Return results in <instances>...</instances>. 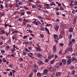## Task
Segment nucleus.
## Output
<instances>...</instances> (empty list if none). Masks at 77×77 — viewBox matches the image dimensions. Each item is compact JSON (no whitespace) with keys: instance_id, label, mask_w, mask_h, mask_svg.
<instances>
[{"instance_id":"1","label":"nucleus","mask_w":77,"mask_h":77,"mask_svg":"<svg viewBox=\"0 0 77 77\" xmlns=\"http://www.w3.org/2000/svg\"><path fill=\"white\" fill-rule=\"evenodd\" d=\"M61 65H62V63L58 62L56 63L55 66L57 68H60V66Z\"/></svg>"},{"instance_id":"2","label":"nucleus","mask_w":77,"mask_h":77,"mask_svg":"<svg viewBox=\"0 0 77 77\" xmlns=\"http://www.w3.org/2000/svg\"><path fill=\"white\" fill-rule=\"evenodd\" d=\"M72 62H74L75 63H77V59L76 58H75L74 57H73L71 58Z\"/></svg>"},{"instance_id":"3","label":"nucleus","mask_w":77,"mask_h":77,"mask_svg":"<svg viewBox=\"0 0 77 77\" xmlns=\"http://www.w3.org/2000/svg\"><path fill=\"white\" fill-rule=\"evenodd\" d=\"M53 53H55L56 51L57 50V47H56V45L54 46L53 48Z\"/></svg>"},{"instance_id":"4","label":"nucleus","mask_w":77,"mask_h":77,"mask_svg":"<svg viewBox=\"0 0 77 77\" xmlns=\"http://www.w3.org/2000/svg\"><path fill=\"white\" fill-rule=\"evenodd\" d=\"M71 61H71V59H69L67 61V65H70L71 63Z\"/></svg>"},{"instance_id":"5","label":"nucleus","mask_w":77,"mask_h":77,"mask_svg":"<svg viewBox=\"0 0 77 77\" xmlns=\"http://www.w3.org/2000/svg\"><path fill=\"white\" fill-rule=\"evenodd\" d=\"M54 38L55 39H57V40H59V38H58V36L56 34H54Z\"/></svg>"},{"instance_id":"6","label":"nucleus","mask_w":77,"mask_h":77,"mask_svg":"<svg viewBox=\"0 0 77 77\" xmlns=\"http://www.w3.org/2000/svg\"><path fill=\"white\" fill-rule=\"evenodd\" d=\"M48 0L50 2L52 3H51L50 4V6H53V5H54V6H56V4H55V3H54V2H52L50 0Z\"/></svg>"},{"instance_id":"7","label":"nucleus","mask_w":77,"mask_h":77,"mask_svg":"<svg viewBox=\"0 0 77 77\" xmlns=\"http://www.w3.org/2000/svg\"><path fill=\"white\" fill-rule=\"evenodd\" d=\"M1 35H4L5 34V33H6V32H5V30L4 29H2V30H1Z\"/></svg>"},{"instance_id":"8","label":"nucleus","mask_w":77,"mask_h":77,"mask_svg":"<svg viewBox=\"0 0 77 77\" xmlns=\"http://www.w3.org/2000/svg\"><path fill=\"white\" fill-rule=\"evenodd\" d=\"M62 74L61 73V72H57L56 73V75L57 77H58V76H60L61 75V74Z\"/></svg>"},{"instance_id":"9","label":"nucleus","mask_w":77,"mask_h":77,"mask_svg":"<svg viewBox=\"0 0 77 77\" xmlns=\"http://www.w3.org/2000/svg\"><path fill=\"white\" fill-rule=\"evenodd\" d=\"M47 72H48V69H43V73L44 74H47Z\"/></svg>"},{"instance_id":"10","label":"nucleus","mask_w":77,"mask_h":77,"mask_svg":"<svg viewBox=\"0 0 77 77\" xmlns=\"http://www.w3.org/2000/svg\"><path fill=\"white\" fill-rule=\"evenodd\" d=\"M54 56V55L52 54L51 55H49L48 57V58L49 59H52Z\"/></svg>"},{"instance_id":"11","label":"nucleus","mask_w":77,"mask_h":77,"mask_svg":"<svg viewBox=\"0 0 77 77\" xmlns=\"http://www.w3.org/2000/svg\"><path fill=\"white\" fill-rule=\"evenodd\" d=\"M73 30H74V28L71 27L69 29V32H72Z\"/></svg>"},{"instance_id":"12","label":"nucleus","mask_w":77,"mask_h":77,"mask_svg":"<svg viewBox=\"0 0 77 77\" xmlns=\"http://www.w3.org/2000/svg\"><path fill=\"white\" fill-rule=\"evenodd\" d=\"M36 50L37 51H41V49L40 48H38V47H36L35 48Z\"/></svg>"},{"instance_id":"13","label":"nucleus","mask_w":77,"mask_h":77,"mask_svg":"<svg viewBox=\"0 0 77 77\" xmlns=\"http://www.w3.org/2000/svg\"><path fill=\"white\" fill-rule=\"evenodd\" d=\"M38 63L40 65H43V64H44V63H43L42 61L40 60H38Z\"/></svg>"},{"instance_id":"14","label":"nucleus","mask_w":77,"mask_h":77,"mask_svg":"<svg viewBox=\"0 0 77 77\" xmlns=\"http://www.w3.org/2000/svg\"><path fill=\"white\" fill-rule=\"evenodd\" d=\"M32 23L34 24H35L36 26H38L39 24L38 23V22L36 21H34L32 22Z\"/></svg>"},{"instance_id":"15","label":"nucleus","mask_w":77,"mask_h":77,"mask_svg":"<svg viewBox=\"0 0 77 77\" xmlns=\"http://www.w3.org/2000/svg\"><path fill=\"white\" fill-rule=\"evenodd\" d=\"M45 30L47 31L48 34L49 35V34H50V31H49V30H48V29H47V27L45 28Z\"/></svg>"},{"instance_id":"16","label":"nucleus","mask_w":77,"mask_h":77,"mask_svg":"<svg viewBox=\"0 0 77 77\" xmlns=\"http://www.w3.org/2000/svg\"><path fill=\"white\" fill-rule=\"evenodd\" d=\"M62 62L64 64H66V60L64 59H63L62 60Z\"/></svg>"},{"instance_id":"17","label":"nucleus","mask_w":77,"mask_h":77,"mask_svg":"<svg viewBox=\"0 0 77 77\" xmlns=\"http://www.w3.org/2000/svg\"><path fill=\"white\" fill-rule=\"evenodd\" d=\"M72 42L71 40H69V43L68 45L69 46H70V45H72Z\"/></svg>"},{"instance_id":"18","label":"nucleus","mask_w":77,"mask_h":77,"mask_svg":"<svg viewBox=\"0 0 77 77\" xmlns=\"http://www.w3.org/2000/svg\"><path fill=\"white\" fill-rule=\"evenodd\" d=\"M42 55L40 53H38L37 54V57L38 58H41V57Z\"/></svg>"},{"instance_id":"19","label":"nucleus","mask_w":77,"mask_h":77,"mask_svg":"<svg viewBox=\"0 0 77 77\" xmlns=\"http://www.w3.org/2000/svg\"><path fill=\"white\" fill-rule=\"evenodd\" d=\"M72 46H70L68 48V50L69 51H72Z\"/></svg>"},{"instance_id":"20","label":"nucleus","mask_w":77,"mask_h":77,"mask_svg":"<svg viewBox=\"0 0 77 77\" xmlns=\"http://www.w3.org/2000/svg\"><path fill=\"white\" fill-rule=\"evenodd\" d=\"M55 3L58 5V6H59V7L61 6V4L58 2H56Z\"/></svg>"},{"instance_id":"21","label":"nucleus","mask_w":77,"mask_h":77,"mask_svg":"<svg viewBox=\"0 0 77 77\" xmlns=\"http://www.w3.org/2000/svg\"><path fill=\"white\" fill-rule=\"evenodd\" d=\"M55 61V60H52L51 61H50L51 64H53Z\"/></svg>"},{"instance_id":"22","label":"nucleus","mask_w":77,"mask_h":77,"mask_svg":"<svg viewBox=\"0 0 77 77\" xmlns=\"http://www.w3.org/2000/svg\"><path fill=\"white\" fill-rule=\"evenodd\" d=\"M34 67L35 68V69H38V66L37 65H34Z\"/></svg>"},{"instance_id":"23","label":"nucleus","mask_w":77,"mask_h":77,"mask_svg":"<svg viewBox=\"0 0 77 77\" xmlns=\"http://www.w3.org/2000/svg\"><path fill=\"white\" fill-rule=\"evenodd\" d=\"M37 77H41V73H40L39 72H38L37 74Z\"/></svg>"},{"instance_id":"24","label":"nucleus","mask_w":77,"mask_h":77,"mask_svg":"<svg viewBox=\"0 0 77 77\" xmlns=\"http://www.w3.org/2000/svg\"><path fill=\"white\" fill-rule=\"evenodd\" d=\"M48 71H50V70H51V69L53 68V67L52 66H51L49 67H48Z\"/></svg>"},{"instance_id":"25","label":"nucleus","mask_w":77,"mask_h":77,"mask_svg":"<svg viewBox=\"0 0 77 77\" xmlns=\"http://www.w3.org/2000/svg\"><path fill=\"white\" fill-rule=\"evenodd\" d=\"M25 51H27V52H30V51L29 50V49L27 48H26L24 49Z\"/></svg>"},{"instance_id":"26","label":"nucleus","mask_w":77,"mask_h":77,"mask_svg":"<svg viewBox=\"0 0 77 77\" xmlns=\"http://www.w3.org/2000/svg\"><path fill=\"white\" fill-rule=\"evenodd\" d=\"M5 34L7 36H9V32H7V31H5Z\"/></svg>"},{"instance_id":"27","label":"nucleus","mask_w":77,"mask_h":77,"mask_svg":"<svg viewBox=\"0 0 77 77\" xmlns=\"http://www.w3.org/2000/svg\"><path fill=\"white\" fill-rule=\"evenodd\" d=\"M33 75V72H32L29 75V77H32Z\"/></svg>"},{"instance_id":"28","label":"nucleus","mask_w":77,"mask_h":77,"mask_svg":"<svg viewBox=\"0 0 77 77\" xmlns=\"http://www.w3.org/2000/svg\"><path fill=\"white\" fill-rule=\"evenodd\" d=\"M1 53H5V51L4 50H1Z\"/></svg>"},{"instance_id":"29","label":"nucleus","mask_w":77,"mask_h":77,"mask_svg":"<svg viewBox=\"0 0 77 77\" xmlns=\"http://www.w3.org/2000/svg\"><path fill=\"white\" fill-rule=\"evenodd\" d=\"M15 54H11V57H15Z\"/></svg>"},{"instance_id":"30","label":"nucleus","mask_w":77,"mask_h":77,"mask_svg":"<svg viewBox=\"0 0 77 77\" xmlns=\"http://www.w3.org/2000/svg\"><path fill=\"white\" fill-rule=\"evenodd\" d=\"M72 34H69V40L71 39L72 38Z\"/></svg>"},{"instance_id":"31","label":"nucleus","mask_w":77,"mask_h":77,"mask_svg":"<svg viewBox=\"0 0 77 77\" xmlns=\"http://www.w3.org/2000/svg\"><path fill=\"white\" fill-rule=\"evenodd\" d=\"M55 30H56V31L58 30V29H59V26H56L55 27Z\"/></svg>"},{"instance_id":"32","label":"nucleus","mask_w":77,"mask_h":77,"mask_svg":"<svg viewBox=\"0 0 77 77\" xmlns=\"http://www.w3.org/2000/svg\"><path fill=\"white\" fill-rule=\"evenodd\" d=\"M18 4L19 5H23V2H20L18 3Z\"/></svg>"},{"instance_id":"33","label":"nucleus","mask_w":77,"mask_h":77,"mask_svg":"<svg viewBox=\"0 0 77 77\" xmlns=\"http://www.w3.org/2000/svg\"><path fill=\"white\" fill-rule=\"evenodd\" d=\"M63 43H59V45L60 47H62V46H63Z\"/></svg>"},{"instance_id":"34","label":"nucleus","mask_w":77,"mask_h":77,"mask_svg":"<svg viewBox=\"0 0 77 77\" xmlns=\"http://www.w3.org/2000/svg\"><path fill=\"white\" fill-rule=\"evenodd\" d=\"M17 32H18V31H17V30H15L14 31L12 32V34H14V33H17Z\"/></svg>"},{"instance_id":"35","label":"nucleus","mask_w":77,"mask_h":77,"mask_svg":"<svg viewBox=\"0 0 77 77\" xmlns=\"http://www.w3.org/2000/svg\"><path fill=\"white\" fill-rule=\"evenodd\" d=\"M26 14H28V15L29 14H31L32 13L30 11H26Z\"/></svg>"},{"instance_id":"36","label":"nucleus","mask_w":77,"mask_h":77,"mask_svg":"<svg viewBox=\"0 0 77 77\" xmlns=\"http://www.w3.org/2000/svg\"><path fill=\"white\" fill-rule=\"evenodd\" d=\"M71 74H72V75H74L75 74V71H73L71 72Z\"/></svg>"},{"instance_id":"37","label":"nucleus","mask_w":77,"mask_h":77,"mask_svg":"<svg viewBox=\"0 0 77 77\" xmlns=\"http://www.w3.org/2000/svg\"><path fill=\"white\" fill-rule=\"evenodd\" d=\"M25 42V44H26V45H28V44H29V42Z\"/></svg>"},{"instance_id":"38","label":"nucleus","mask_w":77,"mask_h":77,"mask_svg":"<svg viewBox=\"0 0 77 77\" xmlns=\"http://www.w3.org/2000/svg\"><path fill=\"white\" fill-rule=\"evenodd\" d=\"M63 28H64V29H66V27H67V26H66V25H64L63 26Z\"/></svg>"},{"instance_id":"39","label":"nucleus","mask_w":77,"mask_h":77,"mask_svg":"<svg viewBox=\"0 0 77 77\" xmlns=\"http://www.w3.org/2000/svg\"><path fill=\"white\" fill-rule=\"evenodd\" d=\"M28 37L27 35H24L23 37V39H26V38H27Z\"/></svg>"},{"instance_id":"40","label":"nucleus","mask_w":77,"mask_h":77,"mask_svg":"<svg viewBox=\"0 0 77 77\" xmlns=\"http://www.w3.org/2000/svg\"><path fill=\"white\" fill-rule=\"evenodd\" d=\"M33 72H37V69H34L33 70Z\"/></svg>"},{"instance_id":"41","label":"nucleus","mask_w":77,"mask_h":77,"mask_svg":"<svg viewBox=\"0 0 77 77\" xmlns=\"http://www.w3.org/2000/svg\"><path fill=\"white\" fill-rule=\"evenodd\" d=\"M9 67H11V68H13V65L12 64H10L9 65Z\"/></svg>"},{"instance_id":"42","label":"nucleus","mask_w":77,"mask_h":77,"mask_svg":"<svg viewBox=\"0 0 77 77\" xmlns=\"http://www.w3.org/2000/svg\"><path fill=\"white\" fill-rule=\"evenodd\" d=\"M4 26H5V27H7V26H9V24H7L6 23H5V24H4Z\"/></svg>"},{"instance_id":"43","label":"nucleus","mask_w":77,"mask_h":77,"mask_svg":"<svg viewBox=\"0 0 77 77\" xmlns=\"http://www.w3.org/2000/svg\"><path fill=\"white\" fill-rule=\"evenodd\" d=\"M32 9H36V6L33 5L32 7Z\"/></svg>"},{"instance_id":"44","label":"nucleus","mask_w":77,"mask_h":77,"mask_svg":"<svg viewBox=\"0 0 77 77\" xmlns=\"http://www.w3.org/2000/svg\"><path fill=\"white\" fill-rule=\"evenodd\" d=\"M63 36L61 35H60L59 36V38H60V39H62V38Z\"/></svg>"},{"instance_id":"45","label":"nucleus","mask_w":77,"mask_h":77,"mask_svg":"<svg viewBox=\"0 0 77 77\" xmlns=\"http://www.w3.org/2000/svg\"><path fill=\"white\" fill-rule=\"evenodd\" d=\"M72 41V42H75V39H72L71 40Z\"/></svg>"},{"instance_id":"46","label":"nucleus","mask_w":77,"mask_h":77,"mask_svg":"<svg viewBox=\"0 0 77 77\" xmlns=\"http://www.w3.org/2000/svg\"><path fill=\"white\" fill-rule=\"evenodd\" d=\"M23 55L24 56H25L27 54V53L26 52H23Z\"/></svg>"},{"instance_id":"47","label":"nucleus","mask_w":77,"mask_h":77,"mask_svg":"<svg viewBox=\"0 0 77 77\" xmlns=\"http://www.w3.org/2000/svg\"><path fill=\"white\" fill-rule=\"evenodd\" d=\"M60 11H63V10H64V9L63 8L60 7Z\"/></svg>"},{"instance_id":"48","label":"nucleus","mask_w":77,"mask_h":77,"mask_svg":"<svg viewBox=\"0 0 77 77\" xmlns=\"http://www.w3.org/2000/svg\"><path fill=\"white\" fill-rule=\"evenodd\" d=\"M70 69H74V66H71L70 67Z\"/></svg>"},{"instance_id":"49","label":"nucleus","mask_w":77,"mask_h":77,"mask_svg":"<svg viewBox=\"0 0 77 77\" xmlns=\"http://www.w3.org/2000/svg\"><path fill=\"white\" fill-rule=\"evenodd\" d=\"M72 12L73 14H75V13L76 12V11L74 10H73L72 11Z\"/></svg>"},{"instance_id":"50","label":"nucleus","mask_w":77,"mask_h":77,"mask_svg":"<svg viewBox=\"0 0 77 77\" xmlns=\"http://www.w3.org/2000/svg\"><path fill=\"white\" fill-rule=\"evenodd\" d=\"M18 5V3L16 4V8H18V7H19V5Z\"/></svg>"},{"instance_id":"51","label":"nucleus","mask_w":77,"mask_h":77,"mask_svg":"<svg viewBox=\"0 0 77 77\" xmlns=\"http://www.w3.org/2000/svg\"><path fill=\"white\" fill-rule=\"evenodd\" d=\"M19 60H20V61H23V60H24V59H23V58H20Z\"/></svg>"},{"instance_id":"52","label":"nucleus","mask_w":77,"mask_h":77,"mask_svg":"<svg viewBox=\"0 0 77 77\" xmlns=\"http://www.w3.org/2000/svg\"><path fill=\"white\" fill-rule=\"evenodd\" d=\"M9 75H10L11 76H12V72H10Z\"/></svg>"},{"instance_id":"53","label":"nucleus","mask_w":77,"mask_h":77,"mask_svg":"<svg viewBox=\"0 0 77 77\" xmlns=\"http://www.w3.org/2000/svg\"><path fill=\"white\" fill-rule=\"evenodd\" d=\"M5 8H8V3H6L5 5Z\"/></svg>"},{"instance_id":"54","label":"nucleus","mask_w":77,"mask_h":77,"mask_svg":"<svg viewBox=\"0 0 77 77\" xmlns=\"http://www.w3.org/2000/svg\"><path fill=\"white\" fill-rule=\"evenodd\" d=\"M15 35H14L13 36H12V39L13 40H14V39H15Z\"/></svg>"},{"instance_id":"55","label":"nucleus","mask_w":77,"mask_h":77,"mask_svg":"<svg viewBox=\"0 0 77 77\" xmlns=\"http://www.w3.org/2000/svg\"><path fill=\"white\" fill-rule=\"evenodd\" d=\"M24 9H25L26 10H28V9H29V8H27V7L26 6H25L24 7Z\"/></svg>"},{"instance_id":"56","label":"nucleus","mask_w":77,"mask_h":77,"mask_svg":"<svg viewBox=\"0 0 77 77\" xmlns=\"http://www.w3.org/2000/svg\"><path fill=\"white\" fill-rule=\"evenodd\" d=\"M51 77H54V73H52L51 74Z\"/></svg>"},{"instance_id":"57","label":"nucleus","mask_w":77,"mask_h":77,"mask_svg":"<svg viewBox=\"0 0 77 77\" xmlns=\"http://www.w3.org/2000/svg\"><path fill=\"white\" fill-rule=\"evenodd\" d=\"M2 60L4 62H6V60L5 58L3 59Z\"/></svg>"},{"instance_id":"58","label":"nucleus","mask_w":77,"mask_h":77,"mask_svg":"<svg viewBox=\"0 0 77 77\" xmlns=\"http://www.w3.org/2000/svg\"><path fill=\"white\" fill-rule=\"evenodd\" d=\"M69 5L70 6H73L74 5L72 3H70L69 4Z\"/></svg>"},{"instance_id":"59","label":"nucleus","mask_w":77,"mask_h":77,"mask_svg":"<svg viewBox=\"0 0 77 77\" xmlns=\"http://www.w3.org/2000/svg\"><path fill=\"white\" fill-rule=\"evenodd\" d=\"M38 7V8H42V6L40 5H37Z\"/></svg>"},{"instance_id":"60","label":"nucleus","mask_w":77,"mask_h":77,"mask_svg":"<svg viewBox=\"0 0 77 77\" xmlns=\"http://www.w3.org/2000/svg\"><path fill=\"white\" fill-rule=\"evenodd\" d=\"M46 8L48 9H50V7L48 6H46Z\"/></svg>"},{"instance_id":"61","label":"nucleus","mask_w":77,"mask_h":77,"mask_svg":"<svg viewBox=\"0 0 77 77\" xmlns=\"http://www.w3.org/2000/svg\"><path fill=\"white\" fill-rule=\"evenodd\" d=\"M58 8H56V11H59V7L57 6Z\"/></svg>"},{"instance_id":"62","label":"nucleus","mask_w":77,"mask_h":77,"mask_svg":"<svg viewBox=\"0 0 77 77\" xmlns=\"http://www.w3.org/2000/svg\"><path fill=\"white\" fill-rule=\"evenodd\" d=\"M38 17L39 18V19H42V17L41 16H38Z\"/></svg>"},{"instance_id":"63","label":"nucleus","mask_w":77,"mask_h":77,"mask_svg":"<svg viewBox=\"0 0 77 77\" xmlns=\"http://www.w3.org/2000/svg\"><path fill=\"white\" fill-rule=\"evenodd\" d=\"M40 36L41 37H42V38H44V35L43 34H40Z\"/></svg>"},{"instance_id":"64","label":"nucleus","mask_w":77,"mask_h":77,"mask_svg":"<svg viewBox=\"0 0 77 77\" xmlns=\"http://www.w3.org/2000/svg\"><path fill=\"white\" fill-rule=\"evenodd\" d=\"M20 15H24V13L23 12H22L20 14Z\"/></svg>"}]
</instances>
